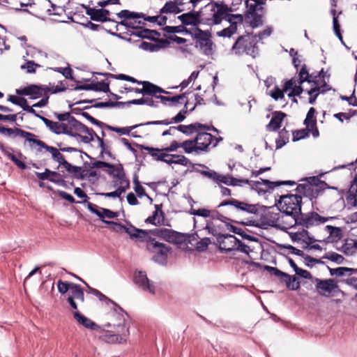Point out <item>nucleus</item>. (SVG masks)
Wrapping results in <instances>:
<instances>
[{"mask_svg": "<svg viewBox=\"0 0 357 357\" xmlns=\"http://www.w3.org/2000/svg\"><path fill=\"white\" fill-rule=\"evenodd\" d=\"M169 157L173 158L174 164L188 166L190 163V160L183 155L169 154Z\"/></svg>", "mask_w": 357, "mask_h": 357, "instance_id": "4d7b16f0", "label": "nucleus"}, {"mask_svg": "<svg viewBox=\"0 0 357 357\" xmlns=\"http://www.w3.org/2000/svg\"><path fill=\"white\" fill-rule=\"evenodd\" d=\"M218 183H222L227 185L236 186V185H243L245 183H249L250 180L247 178H236L229 175H221L220 174V177L218 179Z\"/></svg>", "mask_w": 357, "mask_h": 357, "instance_id": "f704fd0d", "label": "nucleus"}, {"mask_svg": "<svg viewBox=\"0 0 357 357\" xmlns=\"http://www.w3.org/2000/svg\"><path fill=\"white\" fill-rule=\"evenodd\" d=\"M139 47L142 50H146V51H149V52H157L161 47L159 45L146 42V41L142 42L141 43V45H139Z\"/></svg>", "mask_w": 357, "mask_h": 357, "instance_id": "338daca9", "label": "nucleus"}, {"mask_svg": "<svg viewBox=\"0 0 357 357\" xmlns=\"http://www.w3.org/2000/svg\"><path fill=\"white\" fill-rule=\"evenodd\" d=\"M190 36L195 40L196 48H199L205 55L212 54L213 43L211 40L212 34L209 30H202L199 27H195L192 29Z\"/></svg>", "mask_w": 357, "mask_h": 357, "instance_id": "20e7f679", "label": "nucleus"}, {"mask_svg": "<svg viewBox=\"0 0 357 357\" xmlns=\"http://www.w3.org/2000/svg\"><path fill=\"white\" fill-rule=\"evenodd\" d=\"M356 192V188H354L353 185H351L346 197V200L348 205L354 207L357 206Z\"/></svg>", "mask_w": 357, "mask_h": 357, "instance_id": "603ef678", "label": "nucleus"}, {"mask_svg": "<svg viewBox=\"0 0 357 357\" xmlns=\"http://www.w3.org/2000/svg\"><path fill=\"white\" fill-rule=\"evenodd\" d=\"M316 289L321 296H330L331 294L338 287L333 279L321 280L316 279Z\"/></svg>", "mask_w": 357, "mask_h": 357, "instance_id": "aec40b11", "label": "nucleus"}, {"mask_svg": "<svg viewBox=\"0 0 357 357\" xmlns=\"http://www.w3.org/2000/svg\"><path fill=\"white\" fill-rule=\"evenodd\" d=\"M138 84H142L143 87L142 89L133 88V87H125L124 89L126 92H135L137 93L143 94L144 96L149 95L151 96H156L158 93H167L166 91L160 88V86L148 81H139L135 82Z\"/></svg>", "mask_w": 357, "mask_h": 357, "instance_id": "4468645a", "label": "nucleus"}, {"mask_svg": "<svg viewBox=\"0 0 357 357\" xmlns=\"http://www.w3.org/2000/svg\"><path fill=\"white\" fill-rule=\"evenodd\" d=\"M6 136L10 137H20L23 138L25 140V142H28L30 148H32V142L34 137H37V136L31 132L25 131L19 128H7L5 135Z\"/></svg>", "mask_w": 357, "mask_h": 357, "instance_id": "4be33fe9", "label": "nucleus"}, {"mask_svg": "<svg viewBox=\"0 0 357 357\" xmlns=\"http://www.w3.org/2000/svg\"><path fill=\"white\" fill-rule=\"evenodd\" d=\"M328 268L331 275L343 276L346 273L351 275L354 273H357V268L347 267H338L336 268H332L328 266Z\"/></svg>", "mask_w": 357, "mask_h": 357, "instance_id": "37998d69", "label": "nucleus"}, {"mask_svg": "<svg viewBox=\"0 0 357 357\" xmlns=\"http://www.w3.org/2000/svg\"><path fill=\"white\" fill-rule=\"evenodd\" d=\"M287 114L282 112H275L273 114L270 122L266 125V129L268 131H277L281 127V123Z\"/></svg>", "mask_w": 357, "mask_h": 357, "instance_id": "cd10ccee", "label": "nucleus"}, {"mask_svg": "<svg viewBox=\"0 0 357 357\" xmlns=\"http://www.w3.org/2000/svg\"><path fill=\"white\" fill-rule=\"evenodd\" d=\"M248 184L251 186V188L256 190L259 195H264L267 192H271L275 187L283 185H296V182L293 181H271L267 179L261 178V181H250Z\"/></svg>", "mask_w": 357, "mask_h": 357, "instance_id": "0eeeda50", "label": "nucleus"}, {"mask_svg": "<svg viewBox=\"0 0 357 357\" xmlns=\"http://www.w3.org/2000/svg\"><path fill=\"white\" fill-rule=\"evenodd\" d=\"M276 206L283 214L281 218L289 216L291 221L282 226V229L286 230L295 225H300L303 227L310 228L325 223L333 217H323L317 212L311 211L307 213L301 212L302 197L298 195L287 194L280 196L276 201Z\"/></svg>", "mask_w": 357, "mask_h": 357, "instance_id": "f257e3e1", "label": "nucleus"}, {"mask_svg": "<svg viewBox=\"0 0 357 357\" xmlns=\"http://www.w3.org/2000/svg\"><path fill=\"white\" fill-rule=\"evenodd\" d=\"M81 6L85 10V13L87 15L90 16V18L93 21L105 22H115L111 18H105L102 15V12L100 8H91L85 4H82Z\"/></svg>", "mask_w": 357, "mask_h": 357, "instance_id": "393cba45", "label": "nucleus"}, {"mask_svg": "<svg viewBox=\"0 0 357 357\" xmlns=\"http://www.w3.org/2000/svg\"><path fill=\"white\" fill-rule=\"evenodd\" d=\"M50 91V87L47 85L30 84L24 87L16 89V93L19 96H29L30 99H38L46 96Z\"/></svg>", "mask_w": 357, "mask_h": 357, "instance_id": "f8f14e48", "label": "nucleus"}, {"mask_svg": "<svg viewBox=\"0 0 357 357\" xmlns=\"http://www.w3.org/2000/svg\"><path fill=\"white\" fill-rule=\"evenodd\" d=\"M323 258L336 262L337 264H342L344 259L341 255H339L334 252H328L326 253Z\"/></svg>", "mask_w": 357, "mask_h": 357, "instance_id": "bf43d9fd", "label": "nucleus"}, {"mask_svg": "<svg viewBox=\"0 0 357 357\" xmlns=\"http://www.w3.org/2000/svg\"><path fill=\"white\" fill-rule=\"evenodd\" d=\"M310 132V130L309 128H305L301 130H296L293 131L292 132V137H293V141L296 142L301 139H303L309 136Z\"/></svg>", "mask_w": 357, "mask_h": 357, "instance_id": "864d4df0", "label": "nucleus"}, {"mask_svg": "<svg viewBox=\"0 0 357 357\" xmlns=\"http://www.w3.org/2000/svg\"><path fill=\"white\" fill-rule=\"evenodd\" d=\"M161 205H155L152 215L145 220V222L155 226L165 225V213L160 208Z\"/></svg>", "mask_w": 357, "mask_h": 357, "instance_id": "a878e982", "label": "nucleus"}, {"mask_svg": "<svg viewBox=\"0 0 357 357\" xmlns=\"http://www.w3.org/2000/svg\"><path fill=\"white\" fill-rule=\"evenodd\" d=\"M133 240L140 242H146V248L148 249V245L150 243H153L155 239L150 236V232H149L147 230L140 229L138 233L136 234Z\"/></svg>", "mask_w": 357, "mask_h": 357, "instance_id": "79ce46f5", "label": "nucleus"}, {"mask_svg": "<svg viewBox=\"0 0 357 357\" xmlns=\"http://www.w3.org/2000/svg\"><path fill=\"white\" fill-rule=\"evenodd\" d=\"M126 189H128V188H125L123 186L119 185L118 188L114 192H102V193H100L99 195L101 196H104L105 197H113V198L119 197L122 193L126 192Z\"/></svg>", "mask_w": 357, "mask_h": 357, "instance_id": "e2e57ef3", "label": "nucleus"}, {"mask_svg": "<svg viewBox=\"0 0 357 357\" xmlns=\"http://www.w3.org/2000/svg\"><path fill=\"white\" fill-rule=\"evenodd\" d=\"M102 75L110 77L115 78L116 79L125 80L128 82H130L132 83L138 82V80L134 78L133 77L125 75V74H119V75H113L111 73H102Z\"/></svg>", "mask_w": 357, "mask_h": 357, "instance_id": "13d9d810", "label": "nucleus"}, {"mask_svg": "<svg viewBox=\"0 0 357 357\" xmlns=\"http://www.w3.org/2000/svg\"><path fill=\"white\" fill-rule=\"evenodd\" d=\"M93 87H94L93 89L94 91H102L104 93L110 92L109 83L104 81L93 83Z\"/></svg>", "mask_w": 357, "mask_h": 357, "instance_id": "680f3d73", "label": "nucleus"}, {"mask_svg": "<svg viewBox=\"0 0 357 357\" xmlns=\"http://www.w3.org/2000/svg\"><path fill=\"white\" fill-rule=\"evenodd\" d=\"M107 174L112 175L114 178V185H119L125 188H129V180L126 179V174L123 165L119 164L118 165H112V167H108Z\"/></svg>", "mask_w": 357, "mask_h": 357, "instance_id": "f3484780", "label": "nucleus"}, {"mask_svg": "<svg viewBox=\"0 0 357 357\" xmlns=\"http://www.w3.org/2000/svg\"><path fill=\"white\" fill-rule=\"evenodd\" d=\"M301 85L302 84H298L297 77H294L284 82V91L287 92V91L291 90L288 93V96L289 98L298 96L303 91V89Z\"/></svg>", "mask_w": 357, "mask_h": 357, "instance_id": "b1692460", "label": "nucleus"}, {"mask_svg": "<svg viewBox=\"0 0 357 357\" xmlns=\"http://www.w3.org/2000/svg\"><path fill=\"white\" fill-rule=\"evenodd\" d=\"M103 222L107 225L114 226L113 229L116 231L121 229L124 230L132 240L134 239L136 234L138 233V231L140 230V229H138L132 225H130L129 227H126L121 223L109 220H103Z\"/></svg>", "mask_w": 357, "mask_h": 357, "instance_id": "c756f323", "label": "nucleus"}, {"mask_svg": "<svg viewBox=\"0 0 357 357\" xmlns=\"http://www.w3.org/2000/svg\"><path fill=\"white\" fill-rule=\"evenodd\" d=\"M197 238L198 235L197 234L187 235L173 230V234H172L169 243L174 244H182L185 243L188 239L189 243H192V241L197 240Z\"/></svg>", "mask_w": 357, "mask_h": 357, "instance_id": "2f4dec72", "label": "nucleus"}, {"mask_svg": "<svg viewBox=\"0 0 357 357\" xmlns=\"http://www.w3.org/2000/svg\"><path fill=\"white\" fill-rule=\"evenodd\" d=\"M119 18H124V20H130L131 18H141L144 17V13H136L128 10H122L116 13Z\"/></svg>", "mask_w": 357, "mask_h": 357, "instance_id": "49530a36", "label": "nucleus"}, {"mask_svg": "<svg viewBox=\"0 0 357 357\" xmlns=\"http://www.w3.org/2000/svg\"><path fill=\"white\" fill-rule=\"evenodd\" d=\"M312 179L314 183H301L296 188L298 193L309 198L311 201L319 196L322 192L324 186L326 185L325 182L321 181L315 177H313Z\"/></svg>", "mask_w": 357, "mask_h": 357, "instance_id": "39448f33", "label": "nucleus"}, {"mask_svg": "<svg viewBox=\"0 0 357 357\" xmlns=\"http://www.w3.org/2000/svg\"><path fill=\"white\" fill-rule=\"evenodd\" d=\"M73 316L79 324L82 325L86 328L94 331L100 329V326L97 325L94 321L82 314L79 311H75L73 312Z\"/></svg>", "mask_w": 357, "mask_h": 357, "instance_id": "7c9ffc66", "label": "nucleus"}, {"mask_svg": "<svg viewBox=\"0 0 357 357\" xmlns=\"http://www.w3.org/2000/svg\"><path fill=\"white\" fill-rule=\"evenodd\" d=\"M182 1L177 3L176 0L169 1L165 3L164 6L160 10V14H178L182 12L179 6H182Z\"/></svg>", "mask_w": 357, "mask_h": 357, "instance_id": "473e14b6", "label": "nucleus"}, {"mask_svg": "<svg viewBox=\"0 0 357 357\" xmlns=\"http://www.w3.org/2000/svg\"><path fill=\"white\" fill-rule=\"evenodd\" d=\"M70 292L71 295H69L68 296H73V300L76 298L80 301L82 303L84 302V294L79 284L71 283Z\"/></svg>", "mask_w": 357, "mask_h": 357, "instance_id": "c03bdc74", "label": "nucleus"}, {"mask_svg": "<svg viewBox=\"0 0 357 357\" xmlns=\"http://www.w3.org/2000/svg\"><path fill=\"white\" fill-rule=\"evenodd\" d=\"M234 10L224 1H212L199 10L201 23L209 26L220 24L227 14Z\"/></svg>", "mask_w": 357, "mask_h": 357, "instance_id": "f03ea898", "label": "nucleus"}, {"mask_svg": "<svg viewBox=\"0 0 357 357\" xmlns=\"http://www.w3.org/2000/svg\"><path fill=\"white\" fill-rule=\"evenodd\" d=\"M181 148L183 149L185 153L188 154L192 153H195L197 154L200 153L199 151L200 149L197 147L195 139L183 142L181 143Z\"/></svg>", "mask_w": 357, "mask_h": 357, "instance_id": "a19ab883", "label": "nucleus"}, {"mask_svg": "<svg viewBox=\"0 0 357 357\" xmlns=\"http://www.w3.org/2000/svg\"><path fill=\"white\" fill-rule=\"evenodd\" d=\"M128 106L130 105H147L150 107H157V104L155 103L154 100L150 98H141L139 99H133L132 100L127 101Z\"/></svg>", "mask_w": 357, "mask_h": 357, "instance_id": "3c124183", "label": "nucleus"}, {"mask_svg": "<svg viewBox=\"0 0 357 357\" xmlns=\"http://www.w3.org/2000/svg\"><path fill=\"white\" fill-rule=\"evenodd\" d=\"M244 16L241 14H233L229 13L224 20L229 23V26L216 33L217 36L222 38H231L238 29V25L243 24Z\"/></svg>", "mask_w": 357, "mask_h": 357, "instance_id": "9d476101", "label": "nucleus"}, {"mask_svg": "<svg viewBox=\"0 0 357 357\" xmlns=\"http://www.w3.org/2000/svg\"><path fill=\"white\" fill-rule=\"evenodd\" d=\"M177 130L181 132L182 133L189 136L194 133H197L198 130L202 129H208V125L202 124L198 122L193 123L189 125H179L176 126Z\"/></svg>", "mask_w": 357, "mask_h": 357, "instance_id": "c85d7f7f", "label": "nucleus"}, {"mask_svg": "<svg viewBox=\"0 0 357 357\" xmlns=\"http://www.w3.org/2000/svg\"><path fill=\"white\" fill-rule=\"evenodd\" d=\"M325 229L329 233L330 236L335 238L336 240H340L342 238V229L340 227L327 225Z\"/></svg>", "mask_w": 357, "mask_h": 357, "instance_id": "6e6d98bb", "label": "nucleus"}, {"mask_svg": "<svg viewBox=\"0 0 357 357\" xmlns=\"http://www.w3.org/2000/svg\"><path fill=\"white\" fill-rule=\"evenodd\" d=\"M178 19L184 26L192 25L195 28L198 27V25L202 24L199 10H191L190 12L183 13L181 15H178Z\"/></svg>", "mask_w": 357, "mask_h": 357, "instance_id": "5701e85b", "label": "nucleus"}, {"mask_svg": "<svg viewBox=\"0 0 357 357\" xmlns=\"http://www.w3.org/2000/svg\"><path fill=\"white\" fill-rule=\"evenodd\" d=\"M289 139V132L285 129H282L278 134V137L275 140L276 143V149H281L282 146H284Z\"/></svg>", "mask_w": 357, "mask_h": 357, "instance_id": "a18cd8bd", "label": "nucleus"}, {"mask_svg": "<svg viewBox=\"0 0 357 357\" xmlns=\"http://www.w3.org/2000/svg\"><path fill=\"white\" fill-rule=\"evenodd\" d=\"M297 82L298 84H302L305 82H313L314 84L317 83V82L313 79L312 75L309 74L305 64L302 66L298 73V78H297Z\"/></svg>", "mask_w": 357, "mask_h": 357, "instance_id": "ea45409f", "label": "nucleus"}, {"mask_svg": "<svg viewBox=\"0 0 357 357\" xmlns=\"http://www.w3.org/2000/svg\"><path fill=\"white\" fill-rule=\"evenodd\" d=\"M284 92H285L284 89L281 90L278 86L275 85L274 89L270 91L269 95L275 100H278L284 98Z\"/></svg>", "mask_w": 357, "mask_h": 357, "instance_id": "774afa93", "label": "nucleus"}, {"mask_svg": "<svg viewBox=\"0 0 357 357\" xmlns=\"http://www.w3.org/2000/svg\"><path fill=\"white\" fill-rule=\"evenodd\" d=\"M185 94L186 93H182L181 95L175 96H172V97H167V96H163L162 95L156 94V96H154V97L155 98L160 99L161 102L165 105L167 103V102H172L173 105H176V103L178 102L179 100L183 99L184 98H185Z\"/></svg>", "mask_w": 357, "mask_h": 357, "instance_id": "8fccbe9b", "label": "nucleus"}, {"mask_svg": "<svg viewBox=\"0 0 357 357\" xmlns=\"http://www.w3.org/2000/svg\"><path fill=\"white\" fill-rule=\"evenodd\" d=\"M114 307L107 314V322L103 325V327H113L117 329V332L123 331L124 329L129 330V325L127 324L126 319V312L116 303L113 304Z\"/></svg>", "mask_w": 357, "mask_h": 357, "instance_id": "7ed1b4c3", "label": "nucleus"}, {"mask_svg": "<svg viewBox=\"0 0 357 357\" xmlns=\"http://www.w3.org/2000/svg\"><path fill=\"white\" fill-rule=\"evenodd\" d=\"M248 10L245 13V18L250 19L248 22L250 26L252 28H257L263 24V16L265 13V10L263 6L255 3L248 4Z\"/></svg>", "mask_w": 357, "mask_h": 357, "instance_id": "9b49d317", "label": "nucleus"}, {"mask_svg": "<svg viewBox=\"0 0 357 357\" xmlns=\"http://www.w3.org/2000/svg\"><path fill=\"white\" fill-rule=\"evenodd\" d=\"M208 129H202L197 132V136L195 138L196 144L200 153L202 152H207L209 149V146L213 142V136L207 132L206 131L213 130L214 132H218V130L213 126H208Z\"/></svg>", "mask_w": 357, "mask_h": 357, "instance_id": "ddd939ff", "label": "nucleus"}, {"mask_svg": "<svg viewBox=\"0 0 357 357\" xmlns=\"http://www.w3.org/2000/svg\"><path fill=\"white\" fill-rule=\"evenodd\" d=\"M141 18H131L130 20H121L116 25V30L118 31L119 24L126 26L128 29H138L145 24Z\"/></svg>", "mask_w": 357, "mask_h": 357, "instance_id": "58836bf2", "label": "nucleus"}, {"mask_svg": "<svg viewBox=\"0 0 357 357\" xmlns=\"http://www.w3.org/2000/svg\"><path fill=\"white\" fill-rule=\"evenodd\" d=\"M218 242L219 243V248L222 252L227 254L234 252V247L235 243L237 242V238L231 234H220L218 237Z\"/></svg>", "mask_w": 357, "mask_h": 357, "instance_id": "412c9836", "label": "nucleus"}, {"mask_svg": "<svg viewBox=\"0 0 357 357\" xmlns=\"http://www.w3.org/2000/svg\"><path fill=\"white\" fill-rule=\"evenodd\" d=\"M41 121L52 132L56 135L63 134L64 123L52 121L45 117L41 118Z\"/></svg>", "mask_w": 357, "mask_h": 357, "instance_id": "4c0bfd02", "label": "nucleus"}, {"mask_svg": "<svg viewBox=\"0 0 357 357\" xmlns=\"http://www.w3.org/2000/svg\"><path fill=\"white\" fill-rule=\"evenodd\" d=\"M225 206H232L237 211L245 212L250 214H257L258 213V207L257 204H251L245 202H241L236 199H231L222 202L218 207Z\"/></svg>", "mask_w": 357, "mask_h": 357, "instance_id": "dca6fc26", "label": "nucleus"}, {"mask_svg": "<svg viewBox=\"0 0 357 357\" xmlns=\"http://www.w3.org/2000/svg\"><path fill=\"white\" fill-rule=\"evenodd\" d=\"M137 146L139 147L141 150H146L148 151L149 153L156 160L162 161L165 157H169L168 152H165V150L159 149L157 148H153L149 146H145L144 145H138L136 144Z\"/></svg>", "mask_w": 357, "mask_h": 357, "instance_id": "72a5a7b5", "label": "nucleus"}, {"mask_svg": "<svg viewBox=\"0 0 357 357\" xmlns=\"http://www.w3.org/2000/svg\"><path fill=\"white\" fill-rule=\"evenodd\" d=\"M100 334L98 335L99 340L109 344H123L127 342L128 337L130 335L128 329H124L123 331L117 332V329L113 331H106L104 328L98 330Z\"/></svg>", "mask_w": 357, "mask_h": 357, "instance_id": "6e6552de", "label": "nucleus"}, {"mask_svg": "<svg viewBox=\"0 0 357 357\" xmlns=\"http://www.w3.org/2000/svg\"><path fill=\"white\" fill-rule=\"evenodd\" d=\"M231 50L236 54H246L253 57L257 53V46L254 39H251L248 36H239L234 43Z\"/></svg>", "mask_w": 357, "mask_h": 357, "instance_id": "423d86ee", "label": "nucleus"}, {"mask_svg": "<svg viewBox=\"0 0 357 357\" xmlns=\"http://www.w3.org/2000/svg\"><path fill=\"white\" fill-rule=\"evenodd\" d=\"M0 150L2 153L8 158L18 168L20 169H26L27 168L26 165L20 160L15 155L10 153L8 151V148L6 147L3 144L0 143Z\"/></svg>", "mask_w": 357, "mask_h": 357, "instance_id": "e433bc0d", "label": "nucleus"}, {"mask_svg": "<svg viewBox=\"0 0 357 357\" xmlns=\"http://www.w3.org/2000/svg\"><path fill=\"white\" fill-rule=\"evenodd\" d=\"M35 146H38V149H37V151H38V152L41 151V149H44L47 151L50 152L52 154V159L55 161L57 160V158L61 154L59 152V150H58L56 148L51 146H48L43 141H42L40 139H38L37 137H34V139L32 142V148L31 149H33Z\"/></svg>", "mask_w": 357, "mask_h": 357, "instance_id": "bb28decb", "label": "nucleus"}, {"mask_svg": "<svg viewBox=\"0 0 357 357\" xmlns=\"http://www.w3.org/2000/svg\"><path fill=\"white\" fill-rule=\"evenodd\" d=\"M164 36L167 38V40H158L161 43L163 44H169V41L175 42L178 44H183L187 42V39L181 37H178L176 35L167 36L165 34H164Z\"/></svg>", "mask_w": 357, "mask_h": 357, "instance_id": "052dcab7", "label": "nucleus"}, {"mask_svg": "<svg viewBox=\"0 0 357 357\" xmlns=\"http://www.w3.org/2000/svg\"><path fill=\"white\" fill-rule=\"evenodd\" d=\"M235 244L236 245L234 247V252L238 251V252L245 253L246 255H249L250 252L252 251V250L250 249V248L248 245L244 244L242 241H241L238 238H237V242H236Z\"/></svg>", "mask_w": 357, "mask_h": 357, "instance_id": "69168bd1", "label": "nucleus"}, {"mask_svg": "<svg viewBox=\"0 0 357 357\" xmlns=\"http://www.w3.org/2000/svg\"><path fill=\"white\" fill-rule=\"evenodd\" d=\"M35 174L37 178L41 181L49 180L50 181L56 184L63 182V180L62 179L54 178L52 176H59L60 174L59 173L51 171L49 169H45V172L42 173L36 172Z\"/></svg>", "mask_w": 357, "mask_h": 357, "instance_id": "c9c22d12", "label": "nucleus"}, {"mask_svg": "<svg viewBox=\"0 0 357 357\" xmlns=\"http://www.w3.org/2000/svg\"><path fill=\"white\" fill-rule=\"evenodd\" d=\"M63 134L70 137H77L82 136L81 133L95 135V131L92 128H88L82 123L77 121L75 117L70 119L68 123H64Z\"/></svg>", "mask_w": 357, "mask_h": 357, "instance_id": "1a4fd4ad", "label": "nucleus"}, {"mask_svg": "<svg viewBox=\"0 0 357 357\" xmlns=\"http://www.w3.org/2000/svg\"><path fill=\"white\" fill-rule=\"evenodd\" d=\"M229 227V229L230 231L240 235L243 238L248 239L250 241H257V238L255 237L246 234V232L243 229L236 227L231 225H230Z\"/></svg>", "mask_w": 357, "mask_h": 357, "instance_id": "5fc2aeb1", "label": "nucleus"}, {"mask_svg": "<svg viewBox=\"0 0 357 357\" xmlns=\"http://www.w3.org/2000/svg\"><path fill=\"white\" fill-rule=\"evenodd\" d=\"M271 269L272 272L270 274L278 277L281 282H284L287 289L290 290H297L299 289L300 283L296 281L297 278L296 276H291L275 267Z\"/></svg>", "mask_w": 357, "mask_h": 357, "instance_id": "6ab92c4d", "label": "nucleus"}, {"mask_svg": "<svg viewBox=\"0 0 357 357\" xmlns=\"http://www.w3.org/2000/svg\"><path fill=\"white\" fill-rule=\"evenodd\" d=\"M315 86L311 88L309 91H307V93L310 95L309 98V103L314 105L315 103L316 99L319 93L320 88L318 86L317 83L314 84Z\"/></svg>", "mask_w": 357, "mask_h": 357, "instance_id": "0e129e2a", "label": "nucleus"}, {"mask_svg": "<svg viewBox=\"0 0 357 357\" xmlns=\"http://www.w3.org/2000/svg\"><path fill=\"white\" fill-rule=\"evenodd\" d=\"M137 127H138V126L137 124V125L130 126V127L117 128V127H114V126H112L105 123L104 128H106L109 130L116 132L120 135H129L132 130H133Z\"/></svg>", "mask_w": 357, "mask_h": 357, "instance_id": "09e8293b", "label": "nucleus"}, {"mask_svg": "<svg viewBox=\"0 0 357 357\" xmlns=\"http://www.w3.org/2000/svg\"><path fill=\"white\" fill-rule=\"evenodd\" d=\"M133 280L135 284L142 289L145 291H149L152 294L155 293V287L153 282H151L145 272L137 271L135 272L133 277Z\"/></svg>", "mask_w": 357, "mask_h": 357, "instance_id": "a211bd4d", "label": "nucleus"}, {"mask_svg": "<svg viewBox=\"0 0 357 357\" xmlns=\"http://www.w3.org/2000/svg\"><path fill=\"white\" fill-rule=\"evenodd\" d=\"M163 31L167 33H185L186 34L191 35L192 31L188 29L184 25L179 26H166L163 29Z\"/></svg>", "mask_w": 357, "mask_h": 357, "instance_id": "de8ad7c7", "label": "nucleus"}, {"mask_svg": "<svg viewBox=\"0 0 357 357\" xmlns=\"http://www.w3.org/2000/svg\"><path fill=\"white\" fill-rule=\"evenodd\" d=\"M148 250L155 253V255L153 257L154 261L160 264H165L167 262L170 248L155 240L153 243H150L148 245Z\"/></svg>", "mask_w": 357, "mask_h": 357, "instance_id": "2eb2a0df", "label": "nucleus"}]
</instances>
